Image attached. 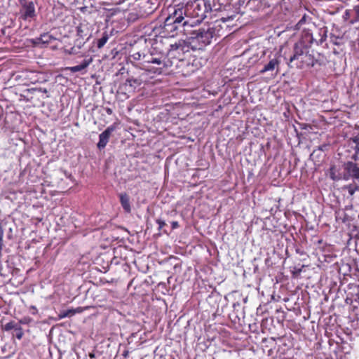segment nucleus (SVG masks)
Instances as JSON below:
<instances>
[{"mask_svg": "<svg viewBox=\"0 0 359 359\" xmlns=\"http://www.w3.org/2000/svg\"><path fill=\"white\" fill-rule=\"evenodd\" d=\"M207 12L208 9L204 1H194L187 7H174L165 20L164 29L172 36L184 32H185L184 27L189 24L184 20V16L191 15L194 18L203 20L206 17Z\"/></svg>", "mask_w": 359, "mask_h": 359, "instance_id": "1", "label": "nucleus"}, {"mask_svg": "<svg viewBox=\"0 0 359 359\" xmlns=\"http://www.w3.org/2000/svg\"><path fill=\"white\" fill-rule=\"evenodd\" d=\"M216 28L212 25L194 30L188 38V43L194 50H202L211 43L216 36Z\"/></svg>", "mask_w": 359, "mask_h": 359, "instance_id": "2", "label": "nucleus"}, {"mask_svg": "<svg viewBox=\"0 0 359 359\" xmlns=\"http://www.w3.org/2000/svg\"><path fill=\"white\" fill-rule=\"evenodd\" d=\"M288 65L291 67H296L299 69L313 66L314 57L302 43H296L293 48V55L290 58Z\"/></svg>", "mask_w": 359, "mask_h": 359, "instance_id": "3", "label": "nucleus"}, {"mask_svg": "<svg viewBox=\"0 0 359 359\" xmlns=\"http://www.w3.org/2000/svg\"><path fill=\"white\" fill-rule=\"evenodd\" d=\"M165 56L163 54H154L150 52L148 54H144L142 56V66L147 67L150 65H156L157 67H162V71L166 67Z\"/></svg>", "mask_w": 359, "mask_h": 359, "instance_id": "4", "label": "nucleus"}, {"mask_svg": "<svg viewBox=\"0 0 359 359\" xmlns=\"http://www.w3.org/2000/svg\"><path fill=\"white\" fill-rule=\"evenodd\" d=\"M162 73V67H152L151 66L143 67L138 73L140 82L147 83L154 75H159Z\"/></svg>", "mask_w": 359, "mask_h": 359, "instance_id": "5", "label": "nucleus"}, {"mask_svg": "<svg viewBox=\"0 0 359 359\" xmlns=\"http://www.w3.org/2000/svg\"><path fill=\"white\" fill-rule=\"evenodd\" d=\"M342 177L344 180H348L349 179H358L359 178V167L357 164L352 161H348L343 164Z\"/></svg>", "mask_w": 359, "mask_h": 359, "instance_id": "6", "label": "nucleus"}, {"mask_svg": "<svg viewBox=\"0 0 359 359\" xmlns=\"http://www.w3.org/2000/svg\"><path fill=\"white\" fill-rule=\"evenodd\" d=\"M21 15L23 20L33 18L36 15L35 6L33 1L22 2L21 1Z\"/></svg>", "mask_w": 359, "mask_h": 359, "instance_id": "7", "label": "nucleus"}, {"mask_svg": "<svg viewBox=\"0 0 359 359\" xmlns=\"http://www.w3.org/2000/svg\"><path fill=\"white\" fill-rule=\"evenodd\" d=\"M116 130L114 125L109 126L104 131L99 135V142L97 147L100 149H104L109 142L111 133Z\"/></svg>", "mask_w": 359, "mask_h": 359, "instance_id": "8", "label": "nucleus"}, {"mask_svg": "<svg viewBox=\"0 0 359 359\" xmlns=\"http://www.w3.org/2000/svg\"><path fill=\"white\" fill-rule=\"evenodd\" d=\"M4 330L7 332L13 330L15 332V336L19 340L21 339L24 335L22 328L18 323H15V321H10L4 325Z\"/></svg>", "mask_w": 359, "mask_h": 359, "instance_id": "9", "label": "nucleus"}, {"mask_svg": "<svg viewBox=\"0 0 359 359\" xmlns=\"http://www.w3.org/2000/svg\"><path fill=\"white\" fill-rule=\"evenodd\" d=\"M142 83L140 82L139 76L137 75L135 76H132L128 79L126 83L123 86H120L119 89H121L123 87H125L126 90L130 91H133L137 87L141 86Z\"/></svg>", "mask_w": 359, "mask_h": 359, "instance_id": "10", "label": "nucleus"}, {"mask_svg": "<svg viewBox=\"0 0 359 359\" xmlns=\"http://www.w3.org/2000/svg\"><path fill=\"white\" fill-rule=\"evenodd\" d=\"M92 62L93 58L90 57L89 59L84 60L80 65L68 67V69L72 73L81 72L86 69L92 63Z\"/></svg>", "mask_w": 359, "mask_h": 359, "instance_id": "11", "label": "nucleus"}, {"mask_svg": "<svg viewBox=\"0 0 359 359\" xmlns=\"http://www.w3.org/2000/svg\"><path fill=\"white\" fill-rule=\"evenodd\" d=\"M279 60L277 58L271 59L264 67L260 70L261 74H264L266 72L273 71L276 68H278Z\"/></svg>", "mask_w": 359, "mask_h": 359, "instance_id": "12", "label": "nucleus"}, {"mask_svg": "<svg viewBox=\"0 0 359 359\" xmlns=\"http://www.w3.org/2000/svg\"><path fill=\"white\" fill-rule=\"evenodd\" d=\"M311 22V18H310L306 14H304L302 18L299 20V21L295 25L294 29L299 30L301 29H303L304 30L305 28L304 27V25H309Z\"/></svg>", "mask_w": 359, "mask_h": 359, "instance_id": "13", "label": "nucleus"}, {"mask_svg": "<svg viewBox=\"0 0 359 359\" xmlns=\"http://www.w3.org/2000/svg\"><path fill=\"white\" fill-rule=\"evenodd\" d=\"M120 201L124 210L126 212H130L131 208L128 196L126 194H121L120 195Z\"/></svg>", "mask_w": 359, "mask_h": 359, "instance_id": "14", "label": "nucleus"}, {"mask_svg": "<svg viewBox=\"0 0 359 359\" xmlns=\"http://www.w3.org/2000/svg\"><path fill=\"white\" fill-rule=\"evenodd\" d=\"M342 172H339L337 167L333 165L330 169V177L334 181L343 180Z\"/></svg>", "mask_w": 359, "mask_h": 359, "instance_id": "15", "label": "nucleus"}, {"mask_svg": "<svg viewBox=\"0 0 359 359\" xmlns=\"http://www.w3.org/2000/svg\"><path fill=\"white\" fill-rule=\"evenodd\" d=\"M55 39L54 37L49 33H44L40 37L35 39L36 43H49L52 40Z\"/></svg>", "mask_w": 359, "mask_h": 359, "instance_id": "16", "label": "nucleus"}, {"mask_svg": "<svg viewBox=\"0 0 359 359\" xmlns=\"http://www.w3.org/2000/svg\"><path fill=\"white\" fill-rule=\"evenodd\" d=\"M38 74H39L35 72H22V75L21 76L28 79L31 83H35L39 81V79L36 78Z\"/></svg>", "mask_w": 359, "mask_h": 359, "instance_id": "17", "label": "nucleus"}, {"mask_svg": "<svg viewBox=\"0 0 359 359\" xmlns=\"http://www.w3.org/2000/svg\"><path fill=\"white\" fill-rule=\"evenodd\" d=\"M318 31H319V39L313 38L311 36V41H315L316 42H319V43H322L324 41H325V39L327 38V29L325 27H323V28L319 29Z\"/></svg>", "mask_w": 359, "mask_h": 359, "instance_id": "18", "label": "nucleus"}, {"mask_svg": "<svg viewBox=\"0 0 359 359\" xmlns=\"http://www.w3.org/2000/svg\"><path fill=\"white\" fill-rule=\"evenodd\" d=\"M108 39H109L108 34L106 32L103 33L102 37L100 39H99L97 41V48H102L106 44Z\"/></svg>", "mask_w": 359, "mask_h": 359, "instance_id": "19", "label": "nucleus"}, {"mask_svg": "<svg viewBox=\"0 0 359 359\" xmlns=\"http://www.w3.org/2000/svg\"><path fill=\"white\" fill-rule=\"evenodd\" d=\"M353 11L355 13V18L350 20V24L353 25L357 22H359V5L355 6Z\"/></svg>", "mask_w": 359, "mask_h": 359, "instance_id": "20", "label": "nucleus"}, {"mask_svg": "<svg viewBox=\"0 0 359 359\" xmlns=\"http://www.w3.org/2000/svg\"><path fill=\"white\" fill-rule=\"evenodd\" d=\"M344 189L346 190H347L349 195L352 196L355 194V192L358 190V187L350 184V185L346 186L344 187Z\"/></svg>", "mask_w": 359, "mask_h": 359, "instance_id": "21", "label": "nucleus"}, {"mask_svg": "<svg viewBox=\"0 0 359 359\" xmlns=\"http://www.w3.org/2000/svg\"><path fill=\"white\" fill-rule=\"evenodd\" d=\"M353 315L355 318V319L357 320L358 323L359 324V302L358 303V305H354L353 308Z\"/></svg>", "mask_w": 359, "mask_h": 359, "instance_id": "22", "label": "nucleus"}, {"mask_svg": "<svg viewBox=\"0 0 359 359\" xmlns=\"http://www.w3.org/2000/svg\"><path fill=\"white\" fill-rule=\"evenodd\" d=\"M76 32H77V36L83 39L85 36H87V34L86 33H84L85 30H84V28L83 26H78L76 27Z\"/></svg>", "mask_w": 359, "mask_h": 359, "instance_id": "23", "label": "nucleus"}, {"mask_svg": "<svg viewBox=\"0 0 359 359\" xmlns=\"http://www.w3.org/2000/svg\"><path fill=\"white\" fill-rule=\"evenodd\" d=\"M74 314V311H73L72 310H68V311H66L61 312L59 314V318L60 319H62V318H66V317L72 316Z\"/></svg>", "mask_w": 359, "mask_h": 359, "instance_id": "24", "label": "nucleus"}, {"mask_svg": "<svg viewBox=\"0 0 359 359\" xmlns=\"http://www.w3.org/2000/svg\"><path fill=\"white\" fill-rule=\"evenodd\" d=\"M32 318L29 316H25L23 318H22L21 319L19 320V325H20L21 324L22 325H28L31 322H32Z\"/></svg>", "mask_w": 359, "mask_h": 359, "instance_id": "25", "label": "nucleus"}, {"mask_svg": "<svg viewBox=\"0 0 359 359\" xmlns=\"http://www.w3.org/2000/svg\"><path fill=\"white\" fill-rule=\"evenodd\" d=\"M142 56L143 55H142L140 52H135V53H133L132 55H131V57H133V60H142Z\"/></svg>", "mask_w": 359, "mask_h": 359, "instance_id": "26", "label": "nucleus"}, {"mask_svg": "<svg viewBox=\"0 0 359 359\" xmlns=\"http://www.w3.org/2000/svg\"><path fill=\"white\" fill-rule=\"evenodd\" d=\"M156 223L158 224V229L161 230L163 229L164 226H165V222L161 219H157Z\"/></svg>", "mask_w": 359, "mask_h": 359, "instance_id": "27", "label": "nucleus"}, {"mask_svg": "<svg viewBox=\"0 0 359 359\" xmlns=\"http://www.w3.org/2000/svg\"><path fill=\"white\" fill-rule=\"evenodd\" d=\"M353 142L356 144V148L359 150V134L353 137Z\"/></svg>", "mask_w": 359, "mask_h": 359, "instance_id": "28", "label": "nucleus"}, {"mask_svg": "<svg viewBox=\"0 0 359 359\" xmlns=\"http://www.w3.org/2000/svg\"><path fill=\"white\" fill-rule=\"evenodd\" d=\"M300 272L301 271H292V278H298L299 276L300 275Z\"/></svg>", "mask_w": 359, "mask_h": 359, "instance_id": "29", "label": "nucleus"}, {"mask_svg": "<svg viewBox=\"0 0 359 359\" xmlns=\"http://www.w3.org/2000/svg\"><path fill=\"white\" fill-rule=\"evenodd\" d=\"M32 314L35 315L37 313V309L34 306H31L29 308Z\"/></svg>", "mask_w": 359, "mask_h": 359, "instance_id": "30", "label": "nucleus"}, {"mask_svg": "<svg viewBox=\"0 0 359 359\" xmlns=\"http://www.w3.org/2000/svg\"><path fill=\"white\" fill-rule=\"evenodd\" d=\"M37 88H32L27 90V91L29 93L34 94L35 92H37L38 90Z\"/></svg>", "mask_w": 359, "mask_h": 359, "instance_id": "31", "label": "nucleus"}, {"mask_svg": "<svg viewBox=\"0 0 359 359\" xmlns=\"http://www.w3.org/2000/svg\"><path fill=\"white\" fill-rule=\"evenodd\" d=\"M350 16V11L346 10L344 13V19H348Z\"/></svg>", "mask_w": 359, "mask_h": 359, "instance_id": "32", "label": "nucleus"}, {"mask_svg": "<svg viewBox=\"0 0 359 359\" xmlns=\"http://www.w3.org/2000/svg\"><path fill=\"white\" fill-rule=\"evenodd\" d=\"M172 229H176L179 226V224H178V222H172Z\"/></svg>", "mask_w": 359, "mask_h": 359, "instance_id": "33", "label": "nucleus"}, {"mask_svg": "<svg viewBox=\"0 0 359 359\" xmlns=\"http://www.w3.org/2000/svg\"><path fill=\"white\" fill-rule=\"evenodd\" d=\"M37 90H38L37 92H41V93H48V90H47L46 88H38Z\"/></svg>", "mask_w": 359, "mask_h": 359, "instance_id": "34", "label": "nucleus"}, {"mask_svg": "<svg viewBox=\"0 0 359 359\" xmlns=\"http://www.w3.org/2000/svg\"><path fill=\"white\" fill-rule=\"evenodd\" d=\"M180 46V43H175V44H173V45L171 46V48L172 50H175V49H177Z\"/></svg>", "mask_w": 359, "mask_h": 359, "instance_id": "35", "label": "nucleus"}, {"mask_svg": "<svg viewBox=\"0 0 359 359\" xmlns=\"http://www.w3.org/2000/svg\"><path fill=\"white\" fill-rule=\"evenodd\" d=\"M105 111H106V112H107L109 115H111V114H112V113H113L112 109H111V108H109V107L106 108V109H105Z\"/></svg>", "mask_w": 359, "mask_h": 359, "instance_id": "36", "label": "nucleus"}, {"mask_svg": "<svg viewBox=\"0 0 359 359\" xmlns=\"http://www.w3.org/2000/svg\"><path fill=\"white\" fill-rule=\"evenodd\" d=\"M77 42H79V47L81 48V46L84 43V42L79 41V39L76 40Z\"/></svg>", "mask_w": 359, "mask_h": 359, "instance_id": "37", "label": "nucleus"}, {"mask_svg": "<svg viewBox=\"0 0 359 359\" xmlns=\"http://www.w3.org/2000/svg\"><path fill=\"white\" fill-rule=\"evenodd\" d=\"M178 267H180V266H179V264H175L174 266V269H177V268Z\"/></svg>", "mask_w": 359, "mask_h": 359, "instance_id": "38", "label": "nucleus"}, {"mask_svg": "<svg viewBox=\"0 0 359 359\" xmlns=\"http://www.w3.org/2000/svg\"><path fill=\"white\" fill-rule=\"evenodd\" d=\"M318 149H319V150H320V151H323V147H318Z\"/></svg>", "mask_w": 359, "mask_h": 359, "instance_id": "39", "label": "nucleus"}, {"mask_svg": "<svg viewBox=\"0 0 359 359\" xmlns=\"http://www.w3.org/2000/svg\"><path fill=\"white\" fill-rule=\"evenodd\" d=\"M315 152H316V150H314V151H313V153L311 154V156H313L314 155Z\"/></svg>", "mask_w": 359, "mask_h": 359, "instance_id": "40", "label": "nucleus"}, {"mask_svg": "<svg viewBox=\"0 0 359 359\" xmlns=\"http://www.w3.org/2000/svg\"><path fill=\"white\" fill-rule=\"evenodd\" d=\"M22 2H26L25 0H22ZM20 4H21V0H19Z\"/></svg>", "mask_w": 359, "mask_h": 359, "instance_id": "41", "label": "nucleus"}, {"mask_svg": "<svg viewBox=\"0 0 359 359\" xmlns=\"http://www.w3.org/2000/svg\"><path fill=\"white\" fill-rule=\"evenodd\" d=\"M90 356L91 358H93V357H94V355H93V354H90Z\"/></svg>", "mask_w": 359, "mask_h": 359, "instance_id": "42", "label": "nucleus"}, {"mask_svg": "<svg viewBox=\"0 0 359 359\" xmlns=\"http://www.w3.org/2000/svg\"><path fill=\"white\" fill-rule=\"evenodd\" d=\"M358 190H359V187H358Z\"/></svg>", "mask_w": 359, "mask_h": 359, "instance_id": "43", "label": "nucleus"}, {"mask_svg": "<svg viewBox=\"0 0 359 359\" xmlns=\"http://www.w3.org/2000/svg\"><path fill=\"white\" fill-rule=\"evenodd\" d=\"M358 219H359V215H358Z\"/></svg>", "mask_w": 359, "mask_h": 359, "instance_id": "44", "label": "nucleus"}]
</instances>
